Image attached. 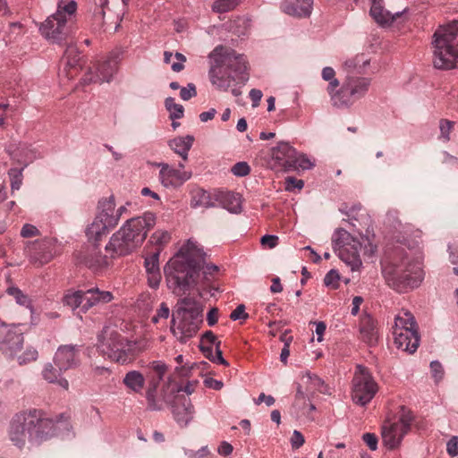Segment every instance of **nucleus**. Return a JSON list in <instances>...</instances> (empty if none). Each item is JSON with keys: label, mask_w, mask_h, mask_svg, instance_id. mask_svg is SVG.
Returning a JSON list of instances; mask_svg holds the SVG:
<instances>
[{"label": "nucleus", "mask_w": 458, "mask_h": 458, "mask_svg": "<svg viewBox=\"0 0 458 458\" xmlns=\"http://www.w3.org/2000/svg\"><path fill=\"white\" fill-rule=\"evenodd\" d=\"M63 418L64 414L60 415V420H54L38 409L20 411L10 421L9 439L14 445L22 448L27 439L31 445H38L54 437H70L73 436L71 425Z\"/></svg>", "instance_id": "f257e3e1"}, {"label": "nucleus", "mask_w": 458, "mask_h": 458, "mask_svg": "<svg viewBox=\"0 0 458 458\" xmlns=\"http://www.w3.org/2000/svg\"><path fill=\"white\" fill-rule=\"evenodd\" d=\"M402 244L407 247L410 253L396 250L393 260L382 269L388 285L399 293L417 288L424 278L420 241L404 239Z\"/></svg>", "instance_id": "f03ea898"}, {"label": "nucleus", "mask_w": 458, "mask_h": 458, "mask_svg": "<svg viewBox=\"0 0 458 458\" xmlns=\"http://www.w3.org/2000/svg\"><path fill=\"white\" fill-rule=\"evenodd\" d=\"M206 256L198 242L189 239L164 267L167 286L173 291L187 290L202 268Z\"/></svg>", "instance_id": "7ed1b4c3"}, {"label": "nucleus", "mask_w": 458, "mask_h": 458, "mask_svg": "<svg viewBox=\"0 0 458 458\" xmlns=\"http://www.w3.org/2000/svg\"><path fill=\"white\" fill-rule=\"evenodd\" d=\"M209 57L213 62L209 71L210 80L218 89L227 90L232 81L244 82L248 80L247 61L243 55L217 46Z\"/></svg>", "instance_id": "20e7f679"}, {"label": "nucleus", "mask_w": 458, "mask_h": 458, "mask_svg": "<svg viewBox=\"0 0 458 458\" xmlns=\"http://www.w3.org/2000/svg\"><path fill=\"white\" fill-rule=\"evenodd\" d=\"M334 250L339 259L352 271L359 270L362 265L360 250L369 257L377 252L374 231H335L333 237Z\"/></svg>", "instance_id": "39448f33"}, {"label": "nucleus", "mask_w": 458, "mask_h": 458, "mask_svg": "<svg viewBox=\"0 0 458 458\" xmlns=\"http://www.w3.org/2000/svg\"><path fill=\"white\" fill-rule=\"evenodd\" d=\"M458 21L439 25L432 36V63L438 70L458 68Z\"/></svg>", "instance_id": "423d86ee"}, {"label": "nucleus", "mask_w": 458, "mask_h": 458, "mask_svg": "<svg viewBox=\"0 0 458 458\" xmlns=\"http://www.w3.org/2000/svg\"><path fill=\"white\" fill-rule=\"evenodd\" d=\"M202 322V310L190 297L178 300L173 313L170 330L180 343H186L193 337Z\"/></svg>", "instance_id": "0eeeda50"}, {"label": "nucleus", "mask_w": 458, "mask_h": 458, "mask_svg": "<svg viewBox=\"0 0 458 458\" xmlns=\"http://www.w3.org/2000/svg\"><path fill=\"white\" fill-rule=\"evenodd\" d=\"M97 338V349L103 356L122 364L131 359L132 345L116 330L106 326Z\"/></svg>", "instance_id": "6e6552de"}, {"label": "nucleus", "mask_w": 458, "mask_h": 458, "mask_svg": "<svg viewBox=\"0 0 458 458\" xmlns=\"http://www.w3.org/2000/svg\"><path fill=\"white\" fill-rule=\"evenodd\" d=\"M76 9L77 4L73 0L64 5L59 4L55 13L49 16L45 22L41 24L39 28L41 34L52 43L60 45L66 41L68 36L66 15L73 14Z\"/></svg>", "instance_id": "1a4fd4ad"}, {"label": "nucleus", "mask_w": 458, "mask_h": 458, "mask_svg": "<svg viewBox=\"0 0 458 458\" xmlns=\"http://www.w3.org/2000/svg\"><path fill=\"white\" fill-rule=\"evenodd\" d=\"M270 165L273 169L282 171H295L298 169H310L312 162L304 154H299L288 142L281 141L271 149Z\"/></svg>", "instance_id": "9d476101"}, {"label": "nucleus", "mask_w": 458, "mask_h": 458, "mask_svg": "<svg viewBox=\"0 0 458 458\" xmlns=\"http://www.w3.org/2000/svg\"><path fill=\"white\" fill-rule=\"evenodd\" d=\"M113 298L111 292L100 291L94 287L87 291H68L63 298V302L72 310L80 309L81 312L86 313L96 305L110 302Z\"/></svg>", "instance_id": "9b49d317"}, {"label": "nucleus", "mask_w": 458, "mask_h": 458, "mask_svg": "<svg viewBox=\"0 0 458 458\" xmlns=\"http://www.w3.org/2000/svg\"><path fill=\"white\" fill-rule=\"evenodd\" d=\"M370 80L366 77L347 75L341 86V92L335 98V106L344 107L352 106L368 92Z\"/></svg>", "instance_id": "f8f14e48"}, {"label": "nucleus", "mask_w": 458, "mask_h": 458, "mask_svg": "<svg viewBox=\"0 0 458 458\" xmlns=\"http://www.w3.org/2000/svg\"><path fill=\"white\" fill-rule=\"evenodd\" d=\"M377 391V383L367 368L358 365L352 378V401L365 406L373 399Z\"/></svg>", "instance_id": "ddd939ff"}, {"label": "nucleus", "mask_w": 458, "mask_h": 458, "mask_svg": "<svg viewBox=\"0 0 458 458\" xmlns=\"http://www.w3.org/2000/svg\"><path fill=\"white\" fill-rule=\"evenodd\" d=\"M108 231H85L87 243L81 262L89 268L98 271L108 266L107 256L103 255L99 249V242L106 237Z\"/></svg>", "instance_id": "4468645a"}, {"label": "nucleus", "mask_w": 458, "mask_h": 458, "mask_svg": "<svg viewBox=\"0 0 458 458\" xmlns=\"http://www.w3.org/2000/svg\"><path fill=\"white\" fill-rule=\"evenodd\" d=\"M413 417L409 411L402 408V414L397 421L387 422L382 426V438L388 449H394L401 444L404 436L411 429Z\"/></svg>", "instance_id": "2eb2a0df"}, {"label": "nucleus", "mask_w": 458, "mask_h": 458, "mask_svg": "<svg viewBox=\"0 0 458 458\" xmlns=\"http://www.w3.org/2000/svg\"><path fill=\"white\" fill-rule=\"evenodd\" d=\"M136 233L137 231H116L106 245V251L112 258L131 253L139 245V241H136Z\"/></svg>", "instance_id": "dca6fc26"}, {"label": "nucleus", "mask_w": 458, "mask_h": 458, "mask_svg": "<svg viewBox=\"0 0 458 458\" xmlns=\"http://www.w3.org/2000/svg\"><path fill=\"white\" fill-rule=\"evenodd\" d=\"M114 196L99 199L98 203V214L91 224L90 229H112L119 222V214H115Z\"/></svg>", "instance_id": "f3484780"}, {"label": "nucleus", "mask_w": 458, "mask_h": 458, "mask_svg": "<svg viewBox=\"0 0 458 458\" xmlns=\"http://www.w3.org/2000/svg\"><path fill=\"white\" fill-rule=\"evenodd\" d=\"M81 346L78 344H62L56 349L53 362L60 370L76 369L81 364Z\"/></svg>", "instance_id": "a211bd4d"}, {"label": "nucleus", "mask_w": 458, "mask_h": 458, "mask_svg": "<svg viewBox=\"0 0 458 458\" xmlns=\"http://www.w3.org/2000/svg\"><path fill=\"white\" fill-rule=\"evenodd\" d=\"M117 70V62L115 60H106L99 62L90 69L89 72L85 74L81 79L83 85H89L90 83L102 84L104 82H109L113 75Z\"/></svg>", "instance_id": "6ab92c4d"}, {"label": "nucleus", "mask_w": 458, "mask_h": 458, "mask_svg": "<svg viewBox=\"0 0 458 458\" xmlns=\"http://www.w3.org/2000/svg\"><path fill=\"white\" fill-rule=\"evenodd\" d=\"M339 211L344 216L343 220L352 227L369 229L372 225L369 214L360 204L349 206L344 203Z\"/></svg>", "instance_id": "aec40b11"}, {"label": "nucleus", "mask_w": 458, "mask_h": 458, "mask_svg": "<svg viewBox=\"0 0 458 458\" xmlns=\"http://www.w3.org/2000/svg\"><path fill=\"white\" fill-rule=\"evenodd\" d=\"M30 257L35 263L42 266L48 263L57 252L56 240L45 237L36 240L30 248Z\"/></svg>", "instance_id": "412c9836"}, {"label": "nucleus", "mask_w": 458, "mask_h": 458, "mask_svg": "<svg viewBox=\"0 0 458 458\" xmlns=\"http://www.w3.org/2000/svg\"><path fill=\"white\" fill-rule=\"evenodd\" d=\"M24 342L23 334L18 327H5L2 340L0 341V350L4 354L12 358L17 352L21 351Z\"/></svg>", "instance_id": "4be33fe9"}, {"label": "nucleus", "mask_w": 458, "mask_h": 458, "mask_svg": "<svg viewBox=\"0 0 458 458\" xmlns=\"http://www.w3.org/2000/svg\"><path fill=\"white\" fill-rule=\"evenodd\" d=\"M172 413L176 423L182 427H187L193 419L194 407L190 398L185 396H175L171 405Z\"/></svg>", "instance_id": "5701e85b"}, {"label": "nucleus", "mask_w": 458, "mask_h": 458, "mask_svg": "<svg viewBox=\"0 0 458 458\" xmlns=\"http://www.w3.org/2000/svg\"><path fill=\"white\" fill-rule=\"evenodd\" d=\"M394 344L399 350L413 353L419 347L420 337L418 330L398 328L393 330Z\"/></svg>", "instance_id": "b1692460"}, {"label": "nucleus", "mask_w": 458, "mask_h": 458, "mask_svg": "<svg viewBox=\"0 0 458 458\" xmlns=\"http://www.w3.org/2000/svg\"><path fill=\"white\" fill-rule=\"evenodd\" d=\"M158 165L161 166L159 178L165 187L181 185L191 176V173L174 169L167 164H159Z\"/></svg>", "instance_id": "393cba45"}, {"label": "nucleus", "mask_w": 458, "mask_h": 458, "mask_svg": "<svg viewBox=\"0 0 458 458\" xmlns=\"http://www.w3.org/2000/svg\"><path fill=\"white\" fill-rule=\"evenodd\" d=\"M383 0H372L370 7V15L377 23L382 26L391 25L398 17H400L406 9L397 11L394 13L386 10L383 6Z\"/></svg>", "instance_id": "a878e982"}, {"label": "nucleus", "mask_w": 458, "mask_h": 458, "mask_svg": "<svg viewBox=\"0 0 458 458\" xmlns=\"http://www.w3.org/2000/svg\"><path fill=\"white\" fill-rule=\"evenodd\" d=\"M81 57L78 48L69 44L62 58V63L64 65V72L68 79L75 76L79 69L81 68Z\"/></svg>", "instance_id": "bb28decb"}, {"label": "nucleus", "mask_w": 458, "mask_h": 458, "mask_svg": "<svg viewBox=\"0 0 458 458\" xmlns=\"http://www.w3.org/2000/svg\"><path fill=\"white\" fill-rule=\"evenodd\" d=\"M312 6L313 0H285L282 4L284 13L298 18L310 17Z\"/></svg>", "instance_id": "cd10ccee"}, {"label": "nucleus", "mask_w": 458, "mask_h": 458, "mask_svg": "<svg viewBox=\"0 0 458 458\" xmlns=\"http://www.w3.org/2000/svg\"><path fill=\"white\" fill-rule=\"evenodd\" d=\"M216 206H221L231 213H240L242 210L241 196L232 191H215Z\"/></svg>", "instance_id": "c85d7f7f"}, {"label": "nucleus", "mask_w": 458, "mask_h": 458, "mask_svg": "<svg viewBox=\"0 0 458 458\" xmlns=\"http://www.w3.org/2000/svg\"><path fill=\"white\" fill-rule=\"evenodd\" d=\"M65 370H60V368L55 366L54 362H47L45 364L41 375L42 377L50 384H55L64 390H68L69 382L63 377Z\"/></svg>", "instance_id": "c756f323"}, {"label": "nucleus", "mask_w": 458, "mask_h": 458, "mask_svg": "<svg viewBox=\"0 0 458 458\" xmlns=\"http://www.w3.org/2000/svg\"><path fill=\"white\" fill-rule=\"evenodd\" d=\"M360 334L361 339L369 345H374L377 342V331L373 318L369 314H364L360 321Z\"/></svg>", "instance_id": "7c9ffc66"}, {"label": "nucleus", "mask_w": 458, "mask_h": 458, "mask_svg": "<svg viewBox=\"0 0 458 458\" xmlns=\"http://www.w3.org/2000/svg\"><path fill=\"white\" fill-rule=\"evenodd\" d=\"M156 224V216L146 212L142 216L129 218L120 229H150Z\"/></svg>", "instance_id": "2f4dec72"}, {"label": "nucleus", "mask_w": 458, "mask_h": 458, "mask_svg": "<svg viewBox=\"0 0 458 458\" xmlns=\"http://www.w3.org/2000/svg\"><path fill=\"white\" fill-rule=\"evenodd\" d=\"M193 142L194 137L192 135H187L185 137H176L169 140L168 145L183 161H187L188 152L191 148Z\"/></svg>", "instance_id": "473e14b6"}, {"label": "nucleus", "mask_w": 458, "mask_h": 458, "mask_svg": "<svg viewBox=\"0 0 458 458\" xmlns=\"http://www.w3.org/2000/svg\"><path fill=\"white\" fill-rule=\"evenodd\" d=\"M123 383L130 391L140 393L145 385V378L140 371L131 370L125 374Z\"/></svg>", "instance_id": "72a5a7b5"}, {"label": "nucleus", "mask_w": 458, "mask_h": 458, "mask_svg": "<svg viewBox=\"0 0 458 458\" xmlns=\"http://www.w3.org/2000/svg\"><path fill=\"white\" fill-rule=\"evenodd\" d=\"M191 204L193 208L216 207L215 192L213 194H211L210 192H208L203 189H198L192 192V198H191Z\"/></svg>", "instance_id": "f704fd0d"}, {"label": "nucleus", "mask_w": 458, "mask_h": 458, "mask_svg": "<svg viewBox=\"0 0 458 458\" xmlns=\"http://www.w3.org/2000/svg\"><path fill=\"white\" fill-rule=\"evenodd\" d=\"M221 342L216 343V354L213 353V347L211 344H206L204 343H199V350L204 354V356L208 359L210 361L221 364L224 366H229L228 361L223 357L222 351L220 350Z\"/></svg>", "instance_id": "c9c22d12"}, {"label": "nucleus", "mask_w": 458, "mask_h": 458, "mask_svg": "<svg viewBox=\"0 0 458 458\" xmlns=\"http://www.w3.org/2000/svg\"><path fill=\"white\" fill-rule=\"evenodd\" d=\"M6 293L15 300V302L18 305L29 309L31 314V318H33L35 310L32 305V301L28 294L24 293L19 287L13 285L9 286L6 289Z\"/></svg>", "instance_id": "e433bc0d"}, {"label": "nucleus", "mask_w": 458, "mask_h": 458, "mask_svg": "<svg viewBox=\"0 0 458 458\" xmlns=\"http://www.w3.org/2000/svg\"><path fill=\"white\" fill-rule=\"evenodd\" d=\"M369 64V60L364 59L363 55H356L354 58L345 61L344 68L347 75L355 76L356 73L361 74L364 72L365 67Z\"/></svg>", "instance_id": "4c0bfd02"}, {"label": "nucleus", "mask_w": 458, "mask_h": 458, "mask_svg": "<svg viewBox=\"0 0 458 458\" xmlns=\"http://www.w3.org/2000/svg\"><path fill=\"white\" fill-rule=\"evenodd\" d=\"M157 382H150L146 391L148 409L150 411H161L164 408L163 402L157 399Z\"/></svg>", "instance_id": "58836bf2"}, {"label": "nucleus", "mask_w": 458, "mask_h": 458, "mask_svg": "<svg viewBox=\"0 0 458 458\" xmlns=\"http://www.w3.org/2000/svg\"><path fill=\"white\" fill-rule=\"evenodd\" d=\"M407 328L411 330H418L417 322L413 315L410 311H405L403 314H398L394 319V329Z\"/></svg>", "instance_id": "ea45409f"}, {"label": "nucleus", "mask_w": 458, "mask_h": 458, "mask_svg": "<svg viewBox=\"0 0 458 458\" xmlns=\"http://www.w3.org/2000/svg\"><path fill=\"white\" fill-rule=\"evenodd\" d=\"M305 376L308 377L310 387L314 390L318 391L324 394H330V389L327 385L325 384L324 380L321 379L318 376L312 374L310 372H306Z\"/></svg>", "instance_id": "a19ab883"}, {"label": "nucleus", "mask_w": 458, "mask_h": 458, "mask_svg": "<svg viewBox=\"0 0 458 458\" xmlns=\"http://www.w3.org/2000/svg\"><path fill=\"white\" fill-rule=\"evenodd\" d=\"M165 106L169 112V118L171 120L180 119L183 116V106L174 102V98L169 97L165 101Z\"/></svg>", "instance_id": "79ce46f5"}, {"label": "nucleus", "mask_w": 458, "mask_h": 458, "mask_svg": "<svg viewBox=\"0 0 458 458\" xmlns=\"http://www.w3.org/2000/svg\"><path fill=\"white\" fill-rule=\"evenodd\" d=\"M171 239L169 231H154L150 236L149 242L157 246V249L161 250L162 247L165 245Z\"/></svg>", "instance_id": "37998d69"}, {"label": "nucleus", "mask_w": 458, "mask_h": 458, "mask_svg": "<svg viewBox=\"0 0 458 458\" xmlns=\"http://www.w3.org/2000/svg\"><path fill=\"white\" fill-rule=\"evenodd\" d=\"M159 255H160V250L156 249V250L149 256L147 257L144 260V267L146 268L147 273L151 272H158L160 271L159 268Z\"/></svg>", "instance_id": "c03bdc74"}, {"label": "nucleus", "mask_w": 458, "mask_h": 458, "mask_svg": "<svg viewBox=\"0 0 458 458\" xmlns=\"http://www.w3.org/2000/svg\"><path fill=\"white\" fill-rule=\"evenodd\" d=\"M238 4L236 0H216L212 4V10L215 13H226L233 10Z\"/></svg>", "instance_id": "a18cd8bd"}, {"label": "nucleus", "mask_w": 458, "mask_h": 458, "mask_svg": "<svg viewBox=\"0 0 458 458\" xmlns=\"http://www.w3.org/2000/svg\"><path fill=\"white\" fill-rule=\"evenodd\" d=\"M22 171L23 168H11L8 171V175L11 181V188L13 191L19 190L22 184Z\"/></svg>", "instance_id": "49530a36"}, {"label": "nucleus", "mask_w": 458, "mask_h": 458, "mask_svg": "<svg viewBox=\"0 0 458 458\" xmlns=\"http://www.w3.org/2000/svg\"><path fill=\"white\" fill-rule=\"evenodd\" d=\"M38 357V351L33 347H29L22 354L17 357V361L20 365H23L36 360Z\"/></svg>", "instance_id": "de8ad7c7"}, {"label": "nucleus", "mask_w": 458, "mask_h": 458, "mask_svg": "<svg viewBox=\"0 0 458 458\" xmlns=\"http://www.w3.org/2000/svg\"><path fill=\"white\" fill-rule=\"evenodd\" d=\"M149 367L157 373V380H152L151 382H157V384H159L167 370V366L161 360H154L149 364Z\"/></svg>", "instance_id": "09e8293b"}, {"label": "nucleus", "mask_w": 458, "mask_h": 458, "mask_svg": "<svg viewBox=\"0 0 458 458\" xmlns=\"http://www.w3.org/2000/svg\"><path fill=\"white\" fill-rule=\"evenodd\" d=\"M340 276L338 271L331 269L326 274L324 277V284L326 286H333L334 288H336Z\"/></svg>", "instance_id": "8fccbe9b"}, {"label": "nucleus", "mask_w": 458, "mask_h": 458, "mask_svg": "<svg viewBox=\"0 0 458 458\" xmlns=\"http://www.w3.org/2000/svg\"><path fill=\"white\" fill-rule=\"evenodd\" d=\"M236 176H245L250 174V167L246 162H238L231 169Z\"/></svg>", "instance_id": "3c124183"}, {"label": "nucleus", "mask_w": 458, "mask_h": 458, "mask_svg": "<svg viewBox=\"0 0 458 458\" xmlns=\"http://www.w3.org/2000/svg\"><path fill=\"white\" fill-rule=\"evenodd\" d=\"M197 95L196 87L193 83H189L187 87H182L180 91V97L187 101Z\"/></svg>", "instance_id": "603ef678"}, {"label": "nucleus", "mask_w": 458, "mask_h": 458, "mask_svg": "<svg viewBox=\"0 0 458 458\" xmlns=\"http://www.w3.org/2000/svg\"><path fill=\"white\" fill-rule=\"evenodd\" d=\"M278 237L275 234H265L260 239V243L264 248L272 249L278 244Z\"/></svg>", "instance_id": "864d4df0"}, {"label": "nucleus", "mask_w": 458, "mask_h": 458, "mask_svg": "<svg viewBox=\"0 0 458 458\" xmlns=\"http://www.w3.org/2000/svg\"><path fill=\"white\" fill-rule=\"evenodd\" d=\"M249 315L245 312V306L243 304L238 305L235 310L232 311L230 314V318L233 321L239 320V319H246L248 318Z\"/></svg>", "instance_id": "5fc2aeb1"}, {"label": "nucleus", "mask_w": 458, "mask_h": 458, "mask_svg": "<svg viewBox=\"0 0 458 458\" xmlns=\"http://www.w3.org/2000/svg\"><path fill=\"white\" fill-rule=\"evenodd\" d=\"M446 452L452 456L455 457L458 455V437H452L446 443Z\"/></svg>", "instance_id": "6e6d98bb"}, {"label": "nucleus", "mask_w": 458, "mask_h": 458, "mask_svg": "<svg viewBox=\"0 0 458 458\" xmlns=\"http://www.w3.org/2000/svg\"><path fill=\"white\" fill-rule=\"evenodd\" d=\"M304 186V182L301 179H296L295 177H287L285 179V189L287 191H293L294 189H302Z\"/></svg>", "instance_id": "4d7b16f0"}, {"label": "nucleus", "mask_w": 458, "mask_h": 458, "mask_svg": "<svg viewBox=\"0 0 458 458\" xmlns=\"http://www.w3.org/2000/svg\"><path fill=\"white\" fill-rule=\"evenodd\" d=\"M329 81V84L327 86V92L328 94L330 95V98H331V101L333 103V105L335 106V99L334 98L341 92V88L339 89H337V88L339 87V81L335 78H333V80H330L328 81Z\"/></svg>", "instance_id": "13d9d810"}, {"label": "nucleus", "mask_w": 458, "mask_h": 458, "mask_svg": "<svg viewBox=\"0 0 458 458\" xmlns=\"http://www.w3.org/2000/svg\"><path fill=\"white\" fill-rule=\"evenodd\" d=\"M362 440L366 443V445L369 446V448L371 451H375L377 449V437L373 433H365L362 436Z\"/></svg>", "instance_id": "bf43d9fd"}, {"label": "nucleus", "mask_w": 458, "mask_h": 458, "mask_svg": "<svg viewBox=\"0 0 458 458\" xmlns=\"http://www.w3.org/2000/svg\"><path fill=\"white\" fill-rule=\"evenodd\" d=\"M430 369L432 376L435 377L437 381L440 380L443 377L444 370L441 363L437 360H433L430 362Z\"/></svg>", "instance_id": "052dcab7"}, {"label": "nucleus", "mask_w": 458, "mask_h": 458, "mask_svg": "<svg viewBox=\"0 0 458 458\" xmlns=\"http://www.w3.org/2000/svg\"><path fill=\"white\" fill-rule=\"evenodd\" d=\"M304 442H305V440H304V437L302 436V434L298 430H294L293 433V436L291 437L292 448L295 449V450L299 449L301 446H302Z\"/></svg>", "instance_id": "680f3d73"}, {"label": "nucleus", "mask_w": 458, "mask_h": 458, "mask_svg": "<svg viewBox=\"0 0 458 458\" xmlns=\"http://www.w3.org/2000/svg\"><path fill=\"white\" fill-rule=\"evenodd\" d=\"M148 275V286L153 288V289H157L158 286H159V284H160V281H161V273L160 271L158 272H151V273H147Z\"/></svg>", "instance_id": "e2e57ef3"}, {"label": "nucleus", "mask_w": 458, "mask_h": 458, "mask_svg": "<svg viewBox=\"0 0 458 458\" xmlns=\"http://www.w3.org/2000/svg\"><path fill=\"white\" fill-rule=\"evenodd\" d=\"M453 127V123L447 120H441L440 121V131H441V137L445 139V140H448L450 131Z\"/></svg>", "instance_id": "0e129e2a"}, {"label": "nucleus", "mask_w": 458, "mask_h": 458, "mask_svg": "<svg viewBox=\"0 0 458 458\" xmlns=\"http://www.w3.org/2000/svg\"><path fill=\"white\" fill-rule=\"evenodd\" d=\"M203 383L206 387L214 390H220L224 386V383L221 380H217L213 377H206Z\"/></svg>", "instance_id": "69168bd1"}, {"label": "nucleus", "mask_w": 458, "mask_h": 458, "mask_svg": "<svg viewBox=\"0 0 458 458\" xmlns=\"http://www.w3.org/2000/svg\"><path fill=\"white\" fill-rule=\"evenodd\" d=\"M174 56L180 62L174 63L172 64V70L175 72H179L182 71L184 68L183 63L186 62V57L182 53H179V52H176Z\"/></svg>", "instance_id": "338daca9"}, {"label": "nucleus", "mask_w": 458, "mask_h": 458, "mask_svg": "<svg viewBox=\"0 0 458 458\" xmlns=\"http://www.w3.org/2000/svg\"><path fill=\"white\" fill-rule=\"evenodd\" d=\"M219 341L216 339V335L212 331H207L205 332L200 339V343H204L206 344H215L216 343H218Z\"/></svg>", "instance_id": "774afa93"}]
</instances>
